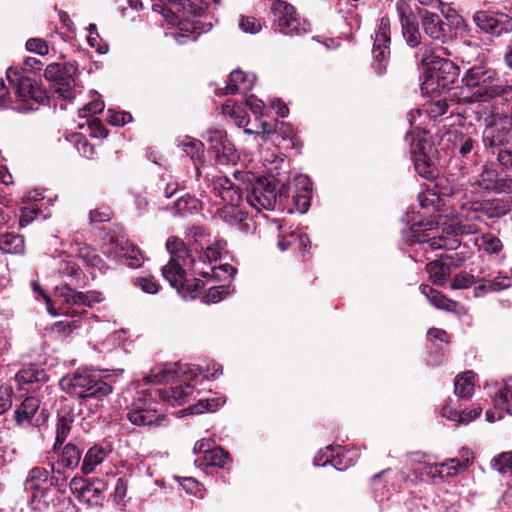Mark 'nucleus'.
Wrapping results in <instances>:
<instances>
[{"mask_svg":"<svg viewBox=\"0 0 512 512\" xmlns=\"http://www.w3.org/2000/svg\"><path fill=\"white\" fill-rule=\"evenodd\" d=\"M152 9L163 15L166 21L178 27L182 32L188 34H178L176 40L180 44L186 43V39L190 38L196 41L200 34L210 31L211 23H204L201 20L192 19L188 0H151Z\"/></svg>","mask_w":512,"mask_h":512,"instance_id":"7ed1b4c3","label":"nucleus"},{"mask_svg":"<svg viewBox=\"0 0 512 512\" xmlns=\"http://www.w3.org/2000/svg\"><path fill=\"white\" fill-rule=\"evenodd\" d=\"M426 271L429 274L430 280L439 286L446 284L450 276V266L441 260H434L426 265Z\"/></svg>","mask_w":512,"mask_h":512,"instance_id":"72a5a7b5","label":"nucleus"},{"mask_svg":"<svg viewBox=\"0 0 512 512\" xmlns=\"http://www.w3.org/2000/svg\"><path fill=\"white\" fill-rule=\"evenodd\" d=\"M124 257L126 265L131 268H138L142 266L144 262V257L141 250L134 244H129L127 246V250L124 254Z\"/></svg>","mask_w":512,"mask_h":512,"instance_id":"13d9d810","label":"nucleus"},{"mask_svg":"<svg viewBox=\"0 0 512 512\" xmlns=\"http://www.w3.org/2000/svg\"><path fill=\"white\" fill-rule=\"evenodd\" d=\"M461 82L468 89H475L472 97L478 102L504 97L512 91V86L503 83L499 72L484 61H478L468 67Z\"/></svg>","mask_w":512,"mask_h":512,"instance_id":"f03ea898","label":"nucleus"},{"mask_svg":"<svg viewBox=\"0 0 512 512\" xmlns=\"http://www.w3.org/2000/svg\"><path fill=\"white\" fill-rule=\"evenodd\" d=\"M512 209L511 201L508 199L485 200L480 204V211L489 218H500L508 214Z\"/></svg>","mask_w":512,"mask_h":512,"instance_id":"c85d7f7f","label":"nucleus"},{"mask_svg":"<svg viewBox=\"0 0 512 512\" xmlns=\"http://www.w3.org/2000/svg\"><path fill=\"white\" fill-rule=\"evenodd\" d=\"M292 202L296 211L304 214L308 211L311 204L312 184L310 179L305 176H299L293 182Z\"/></svg>","mask_w":512,"mask_h":512,"instance_id":"6ab92c4d","label":"nucleus"},{"mask_svg":"<svg viewBox=\"0 0 512 512\" xmlns=\"http://www.w3.org/2000/svg\"><path fill=\"white\" fill-rule=\"evenodd\" d=\"M220 0H188L187 5L191 12V18L201 20L211 5H216Z\"/></svg>","mask_w":512,"mask_h":512,"instance_id":"8fccbe9b","label":"nucleus"},{"mask_svg":"<svg viewBox=\"0 0 512 512\" xmlns=\"http://www.w3.org/2000/svg\"><path fill=\"white\" fill-rule=\"evenodd\" d=\"M56 293L68 305L86 306L87 296L85 292L75 291L69 284L57 286Z\"/></svg>","mask_w":512,"mask_h":512,"instance_id":"58836bf2","label":"nucleus"},{"mask_svg":"<svg viewBox=\"0 0 512 512\" xmlns=\"http://www.w3.org/2000/svg\"><path fill=\"white\" fill-rule=\"evenodd\" d=\"M194 258L188 248L183 252L173 253L169 262L161 269L162 276L169 282L171 286H181V280L187 276L185 266L188 262L194 263Z\"/></svg>","mask_w":512,"mask_h":512,"instance_id":"4468645a","label":"nucleus"},{"mask_svg":"<svg viewBox=\"0 0 512 512\" xmlns=\"http://www.w3.org/2000/svg\"><path fill=\"white\" fill-rule=\"evenodd\" d=\"M227 294V287L224 285L215 286L208 290L203 297V302L206 304L217 303L221 301Z\"/></svg>","mask_w":512,"mask_h":512,"instance_id":"774afa93","label":"nucleus"},{"mask_svg":"<svg viewBox=\"0 0 512 512\" xmlns=\"http://www.w3.org/2000/svg\"><path fill=\"white\" fill-rule=\"evenodd\" d=\"M70 142H72L79 154L87 159H90L95 154V147L89 140L80 133L71 135Z\"/></svg>","mask_w":512,"mask_h":512,"instance_id":"09e8293b","label":"nucleus"},{"mask_svg":"<svg viewBox=\"0 0 512 512\" xmlns=\"http://www.w3.org/2000/svg\"><path fill=\"white\" fill-rule=\"evenodd\" d=\"M198 204L199 201L195 197L189 194H184L176 200L175 210L177 214L185 215L186 213L197 211Z\"/></svg>","mask_w":512,"mask_h":512,"instance_id":"864d4df0","label":"nucleus"},{"mask_svg":"<svg viewBox=\"0 0 512 512\" xmlns=\"http://www.w3.org/2000/svg\"><path fill=\"white\" fill-rule=\"evenodd\" d=\"M422 26L426 35L435 40L444 41L448 38L450 27L437 13L426 9L419 10Z\"/></svg>","mask_w":512,"mask_h":512,"instance_id":"f3484780","label":"nucleus"},{"mask_svg":"<svg viewBox=\"0 0 512 512\" xmlns=\"http://www.w3.org/2000/svg\"><path fill=\"white\" fill-rule=\"evenodd\" d=\"M59 494L57 489L45 486L31 493L28 500L29 507L36 512H49Z\"/></svg>","mask_w":512,"mask_h":512,"instance_id":"5701e85b","label":"nucleus"},{"mask_svg":"<svg viewBox=\"0 0 512 512\" xmlns=\"http://www.w3.org/2000/svg\"><path fill=\"white\" fill-rule=\"evenodd\" d=\"M244 195V185L236 186L232 182L229 184L224 195L223 203L230 205L231 212L234 216H236V207L240 205Z\"/></svg>","mask_w":512,"mask_h":512,"instance_id":"37998d69","label":"nucleus"},{"mask_svg":"<svg viewBox=\"0 0 512 512\" xmlns=\"http://www.w3.org/2000/svg\"><path fill=\"white\" fill-rule=\"evenodd\" d=\"M11 69L7 72V77L10 81V83H15L16 85V94L18 98H20L23 101H27L31 95L32 89L36 83L35 80L26 77V76H20L18 77L17 73H14L15 79L11 76Z\"/></svg>","mask_w":512,"mask_h":512,"instance_id":"4c0bfd02","label":"nucleus"},{"mask_svg":"<svg viewBox=\"0 0 512 512\" xmlns=\"http://www.w3.org/2000/svg\"><path fill=\"white\" fill-rule=\"evenodd\" d=\"M410 153L415 172L426 180L437 178L439 172L434 143L418 134H411Z\"/></svg>","mask_w":512,"mask_h":512,"instance_id":"423d86ee","label":"nucleus"},{"mask_svg":"<svg viewBox=\"0 0 512 512\" xmlns=\"http://www.w3.org/2000/svg\"><path fill=\"white\" fill-rule=\"evenodd\" d=\"M112 452L113 447L109 442L102 441L94 444L84 455L81 471L84 474L92 473Z\"/></svg>","mask_w":512,"mask_h":512,"instance_id":"a211bd4d","label":"nucleus"},{"mask_svg":"<svg viewBox=\"0 0 512 512\" xmlns=\"http://www.w3.org/2000/svg\"><path fill=\"white\" fill-rule=\"evenodd\" d=\"M195 462L201 468L218 467L228 470L232 463V458L229 452L225 451L221 447L215 446L209 454H206V456H200Z\"/></svg>","mask_w":512,"mask_h":512,"instance_id":"393cba45","label":"nucleus"},{"mask_svg":"<svg viewBox=\"0 0 512 512\" xmlns=\"http://www.w3.org/2000/svg\"><path fill=\"white\" fill-rule=\"evenodd\" d=\"M473 372L466 371L454 381V391L459 398L469 399L474 392Z\"/></svg>","mask_w":512,"mask_h":512,"instance_id":"e433bc0d","label":"nucleus"},{"mask_svg":"<svg viewBox=\"0 0 512 512\" xmlns=\"http://www.w3.org/2000/svg\"><path fill=\"white\" fill-rule=\"evenodd\" d=\"M49 480V472L43 467L32 468L25 480V490L29 493L35 492L47 486Z\"/></svg>","mask_w":512,"mask_h":512,"instance_id":"2f4dec72","label":"nucleus"},{"mask_svg":"<svg viewBox=\"0 0 512 512\" xmlns=\"http://www.w3.org/2000/svg\"><path fill=\"white\" fill-rule=\"evenodd\" d=\"M231 181L225 176H215L209 184L210 193L223 203L224 195Z\"/></svg>","mask_w":512,"mask_h":512,"instance_id":"6e6d98bb","label":"nucleus"},{"mask_svg":"<svg viewBox=\"0 0 512 512\" xmlns=\"http://www.w3.org/2000/svg\"><path fill=\"white\" fill-rule=\"evenodd\" d=\"M214 155L216 163L219 165H234L240 160L235 145L229 139L221 146L219 152L214 153Z\"/></svg>","mask_w":512,"mask_h":512,"instance_id":"ea45409f","label":"nucleus"},{"mask_svg":"<svg viewBox=\"0 0 512 512\" xmlns=\"http://www.w3.org/2000/svg\"><path fill=\"white\" fill-rule=\"evenodd\" d=\"M48 375L44 369L39 368L35 364L23 366L16 374V381L24 388V385H38L48 381Z\"/></svg>","mask_w":512,"mask_h":512,"instance_id":"a878e982","label":"nucleus"},{"mask_svg":"<svg viewBox=\"0 0 512 512\" xmlns=\"http://www.w3.org/2000/svg\"><path fill=\"white\" fill-rule=\"evenodd\" d=\"M88 267L97 268L100 272H105L108 266L104 259L97 253L96 249L89 245L79 247L76 253Z\"/></svg>","mask_w":512,"mask_h":512,"instance_id":"7c9ffc66","label":"nucleus"},{"mask_svg":"<svg viewBox=\"0 0 512 512\" xmlns=\"http://www.w3.org/2000/svg\"><path fill=\"white\" fill-rule=\"evenodd\" d=\"M136 287H139L143 292L148 294H156L159 291L160 285L153 276L137 277L133 281Z\"/></svg>","mask_w":512,"mask_h":512,"instance_id":"052dcab7","label":"nucleus"},{"mask_svg":"<svg viewBox=\"0 0 512 512\" xmlns=\"http://www.w3.org/2000/svg\"><path fill=\"white\" fill-rule=\"evenodd\" d=\"M80 327V320H61L54 323L52 331L59 336H68Z\"/></svg>","mask_w":512,"mask_h":512,"instance_id":"680f3d73","label":"nucleus"},{"mask_svg":"<svg viewBox=\"0 0 512 512\" xmlns=\"http://www.w3.org/2000/svg\"><path fill=\"white\" fill-rule=\"evenodd\" d=\"M399 16L402 33L407 44L410 47H417L421 43V34L416 16L412 12L407 14L403 9H399Z\"/></svg>","mask_w":512,"mask_h":512,"instance_id":"b1692460","label":"nucleus"},{"mask_svg":"<svg viewBox=\"0 0 512 512\" xmlns=\"http://www.w3.org/2000/svg\"><path fill=\"white\" fill-rule=\"evenodd\" d=\"M476 245L490 254H497L503 249L502 241L491 233L483 234L476 239Z\"/></svg>","mask_w":512,"mask_h":512,"instance_id":"49530a36","label":"nucleus"},{"mask_svg":"<svg viewBox=\"0 0 512 512\" xmlns=\"http://www.w3.org/2000/svg\"><path fill=\"white\" fill-rule=\"evenodd\" d=\"M40 407V400L34 396L26 397L13 412V420L18 427H27Z\"/></svg>","mask_w":512,"mask_h":512,"instance_id":"412c9836","label":"nucleus"},{"mask_svg":"<svg viewBox=\"0 0 512 512\" xmlns=\"http://www.w3.org/2000/svg\"><path fill=\"white\" fill-rule=\"evenodd\" d=\"M512 285V278L507 276H497L488 284L480 285L477 289L483 291H500Z\"/></svg>","mask_w":512,"mask_h":512,"instance_id":"bf43d9fd","label":"nucleus"},{"mask_svg":"<svg viewBox=\"0 0 512 512\" xmlns=\"http://www.w3.org/2000/svg\"><path fill=\"white\" fill-rule=\"evenodd\" d=\"M472 21L482 34L500 38L512 33V15L500 9H483L476 11Z\"/></svg>","mask_w":512,"mask_h":512,"instance_id":"9d476101","label":"nucleus"},{"mask_svg":"<svg viewBox=\"0 0 512 512\" xmlns=\"http://www.w3.org/2000/svg\"><path fill=\"white\" fill-rule=\"evenodd\" d=\"M234 176L240 185H244L245 199L250 206L255 209H275V177L260 176L251 171H238Z\"/></svg>","mask_w":512,"mask_h":512,"instance_id":"39448f33","label":"nucleus"},{"mask_svg":"<svg viewBox=\"0 0 512 512\" xmlns=\"http://www.w3.org/2000/svg\"><path fill=\"white\" fill-rule=\"evenodd\" d=\"M224 401L219 398L202 399L195 405H191L186 409L188 414H201L204 412H215Z\"/></svg>","mask_w":512,"mask_h":512,"instance_id":"de8ad7c7","label":"nucleus"},{"mask_svg":"<svg viewBox=\"0 0 512 512\" xmlns=\"http://www.w3.org/2000/svg\"><path fill=\"white\" fill-rule=\"evenodd\" d=\"M476 184L480 189L496 193H512V178L507 176L500 177L496 169L483 166Z\"/></svg>","mask_w":512,"mask_h":512,"instance_id":"2eb2a0df","label":"nucleus"},{"mask_svg":"<svg viewBox=\"0 0 512 512\" xmlns=\"http://www.w3.org/2000/svg\"><path fill=\"white\" fill-rule=\"evenodd\" d=\"M453 135L454 146L459 156L463 160L473 161L480 150L477 135L473 136L459 131H455Z\"/></svg>","mask_w":512,"mask_h":512,"instance_id":"aec40b11","label":"nucleus"},{"mask_svg":"<svg viewBox=\"0 0 512 512\" xmlns=\"http://www.w3.org/2000/svg\"><path fill=\"white\" fill-rule=\"evenodd\" d=\"M420 291L423 295H425L428 299V301L437 309L444 310L447 312H453L456 314H459V303L457 301H454L452 299H449L444 295L442 292L434 289L433 287L422 284L420 285Z\"/></svg>","mask_w":512,"mask_h":512,"instance_id":"4be33fe9","label":"nucleus"},{"mask_svg":"<svg viewBox=\"0 0 512 512\" xmlns=\"http://www.w3.org/2000/svg\"><path fill=\"white\" fill-rule=\"evenodd\" d=\"M430 184L428 187L439 196L440 199L444 200V197L454 196L458 192L457 184L450 181L447 177H440L439 175L435 179L429 180Z\"/></svg>","mask_w":512,"mask_h":512,"instance_id":"f704fd0d","label":"nucleus"},{"mask_svg":"<svg viewBox=\"0 0 512 512\" xmlns=\"http://www.w3.org/2000/svg\"><path fill=\"white\" fill-rule=\"evenodd\" d=\"M390 20L383 17L380 20L373 45V68L376 73L382 75L386 72L387 62L390 56Z\"/></svg>","mask_w":512,"mask_h":512,"instance_id":"f8f14e48","label":"nucleus"},{"mask_svg":"<svg viewBox=\"0 0 512 512\" xmlns=\"http://www.w3.org/2000/svg\"><path fill=\"white\" fill-rule=\"evenodd\" d=\"M82 451L74 443H67L62 448V453L59 457L58 463L68 469L76 468L81 460Z\"/></svg>","mask_w":512,"mask_h":512,"instance_id":"c9c22d12","label":"nucleus"},{"mask_svg":"<svg viewBox=\"0 0 512 512\" xmlns=\"http://www.w3.org/2000/svg\"><path fill=\"white\" fill-rule=\"evenodd\" d=\"M464 452H465V454H462V456L464 457L465 455H467L465 460H460L457 458L450 459L449 462L443 463L440 465L441 470H439V473L442 474L444 472L443 469L445 467L447 468V472H446L447 475H456L458 473V471L465 470L469 466L470 461H469V457H468L469 451L465 450Z\"/></svg>","mask_w":512,"mask_h":512,"instance_id":"5fc2aeb1","label":"nucleus"},{"mask_svg":"<svg viewBox=\"0 0 512 512\" xmlns=\"http://www.w3.org/2000/svg\"><path fill=\"white\" fill-rule=\"evenodd\" d=\"M252 88V82L242 70H234L230 73L223 95H235L241 90L248 91Z\"/></svg>","mask_w":512,"mask_h":512,"instance_id":"cd10ccee","label":"nucleus"},{"mask_svg":"<svg viewBox=\"0 0 512 512\" xmlns=\"http://www.w3.org/2000/svg\"><path fill=\"white\" fill-rule=\"evenodd\" d=\"M276 29L289 36H300L311 31V25L301 20L293 5L284 0H274L271 6Z\"/></svg>","mask_w":512,"mask_h":512,"instance_id":"9b49d317","label":"nucleus"},{"mask_svg":"<svg viewBox=\"0 0 512 512\" xmlns=\"http://www.w3.org/2000/svg\"><path fill=\"white\" fill-rule=\"evenodd\" d=\"M421 64L425 68V80L421 89L426 92L451 90L458 81L460 68L452 60L436 55L431 49L425 48Z\"/></svg>","mask_w":512,"mask_h":512,"instance_id":"20e7f679","label":"nucleus"},{"mask_svg":"<svg viewBox=\"0 0 512 512\" xmlns=\"http://www.w3.org/2000/svg\"><path fill=\"white\" fill-rule=\"evenodd\" d=\"M461 245L460 240L458 237H452L448 238L446 236H439L437 237V240H433L431 243V250H437V249H448V250H455Z\"/></svg>","mask_w":512,"mask_h":512,"instance_id":"0e129e2a","label":"nucleus"},{"mask_svg":"<svg viewBox=\"0 0 512 512\" xmlns=\"http://www.w3.org/2000/svg\"><path fill=\"white\" fill-rule=\"evenodd\" d=\"M78 74L76 62L51 63L44 71L45 79L51 83V89L59 98L72 100L75 98V76Z\"/></svg>","mask_w":512,"mask_h":512,"instance_id":"6e6552de","label":"nucleus"},{"mask_svg":"<svg viewBox=\"0 0 512 512\" xmlns=\"http://www.w3.org/2000/svg\"><path fill=\"white\" fill-rule=\"evenodd\" d=\"M75 417L71 412L57 415L54 450L60 449L71 432Z\"/></svg>","mask_w":512,"mask_h":512,"instance_id":"c756f323","label":"nucleus"},{"mask_svg":"<svg viewBox=\"0 0 512 512\" xmlns=\"http://www.w3.org/2000/svg\"><path fill=\"white\" fill-rule=\"evenodd\" d=\"M485 122L482 142L488 152L512 143V114L492 113Z\"/></svg>","mask_w":512,"mask_h":512,"instance_id":"0eeeda50","label":"nucleus"},{"mask_svg":"<svg viewBox=\"0 0 512 512\" xmlns=\"http://www.w3.org/2000/svg\"><path fill=\"white\" fill-rule=\"evenodd\" d=\"M159 405L151 394H139L126 408V418L135 426H158L166 419L159 411Z\"/></svg>","mask_w":512,"mask_h":512,"instance_id":"1a4fd4ad","label":"nucleus"},{"mask_svg":"<svg viewBox=\"0 0 512 512\" xmlns=\"http://www.w3.org/2000/svg\"><path fill=\"white\" fill-rule=\"evenodd\" d=\"M493 401L496 408L502 409L512 415V383H506L495 395Z\"/></svg>","mask_w":512,"mask_h":512,"instance_id":"a18cd8bd","label":"nucleus"},{"mask_svg":"<svg viewBox=\"0 0 512 512\" xmlns=\"http://www.w3.org/2000/svg\"><path fill=\"white\" fill-rule=\"evenodd\" d=\"M57 271L60 276L69 277L71 281L76 284L77 287L83 288L88 283V277L82 271L80 266L74 261H59Z\"/></svg>","mask_w":512,"mask_h":512,"instance_id":"bb28decb","label":"nucleus"},{"mask_svg":"<svg viewBox=\"0 0 512 512\" xmlns=\"http://www.w3.org/2000/svg\"><path fill=\"white\" fill-rule=\"evenodd\" d=\"M292 238L293 248L301 253L302 256H305V254L311 248V241L308 235L304 233L292 232Z\"/></svg>","mask_w":512,"mask_h":512,"instance_id":"e2e57ef3","label":"nucleus"},{"mask_svg":"<svg viewBox=\"0 0 512 512\" xmlns=\"http://www.w3.org/2000/svg\"><path fill=\"white\" fill-rule=\"evenodd\" d=\"M181 145L186 155L193 160L195 167L198 170L197 161L202 162V156L204 153L203 142L198 139L186 137V140L182 141Z\"/></svg>","mask_w":512,"mask_h":512,"instance_id":"79ce46f5","label":"nucleus"},{"mask_svg":"<svg viewBox=\"0 0 512 512\" xmlns=\"http://www.w3.org/2000/svg\"><path fill=\"white\" fill-rule=\"evenodd\" d=\"M494 467L502 474H512V452L502 453L495 458Z\"/></svg>","mask_w":512,"mask_h":512,"instance_id":"69168bd1","label":"nucleus"},{"mask_svg":"<svg viewBox=\"0 0 512 512\" xmlns=\"http://www.w3.org/2000/svg\"><path fill=\"white\" fill-rule=\"evenodd\" d=\"M496 156V160L503 171L512 172V143L490 152Z\"/></svg>","mask_w":512,"mask_h":512,"instance_id":"3c124183","label":"nucleus"},{"mask_svg":"<svg viewBox=\"0 0 512 512\" xmlns=\"http://www.w3.org/2000/svg\"><path fill=\"white\" fill-rule=\"evenodd\" d=\"M204 139L208 143V151L212 153L219 152L221 146L227 141L226 133L223 130L214 129L208 130Z\"/></svg>","mask_w":512,"mask_h":512,"instance_id":"603ef678","label":"nucleus"},{"mask_svg":"<svg viewBox=\"0 0 512 512\" xmlns=\"http://www.w3.org/2000/svg\"><path fill=\"white\" fill-rule=\"evenodd\" d=\"M26 49L29 52H33L41 56L47 55L49 52L48 43L42 38L28 39L26 42Z\"/></svg>","mask_w":512,"mask_h":512,"instance_id":"338daca9","label":"nucleus"},{"mask_svg":"<svg viewBox=\"0 0 512 512\" xmlns=\"http://www.w3.org/2000/svg\"><path fill=\"white\" fill-rule=\"evenodd\" d=\"M114 376L94 370H76L61 378L59 385L62 391L71 397L87 402L102 401L114 391Z\"/></svg>","mask_w":512,"mask_h":512,"instance_id":"f257e3e1","label":"nucleus"},{"mask_svg":"<svg viewBox=\"0 0 512 512\" xmlns=\"http://www.w3.org/2000/svg\"><path fill=\"white\" fill-rule=\"evenodd\" d=\"M72 490L77 492L78 499L87 503L89 506H102L104 501V492L107 490V484L101 479L72 480Z\"/></svg>","mask_w":512,"mask_h":512,"instance_id":"ddd939ff","label":"nucleus"},{"mask_svg":"<svg viewBox=\"0 0 512 512\" xmlns=\"http://www.w3.org/2000/svg\"><path fill=\"white\" fill-rule=\"evenodd\" d=\"M49 512H78V507L70 497L60 493Z\"/></svg>","mask_w":512,"mask_h":512,"instance_id":"4d7b16f0","label":"nucleus"},{"mask_svg":"<svg viewBox=\"0 0 512 512\" xmlns=\"http://www.w3.org/2000/svg\"><path fill=\"white\" fill-rule=\"evenodd\" d=\"M418 201L422 208H431L435 211H441L445 206L444 200L440 199L428 186L418 195Z\"/></svg>","mask_w":512,"mask_h":512,"instance_id":"c03bdc74","label":"nucleus"},{"mask_svg":"<svg viewBox=\"0 0 512 512\" xmlns=\"http://www.w3.org/2000/svg\"><path fill=\"white\" fill-rule=\"evenodd\" d=\"M172 287L175 288L183 298L195 299L203 289L204 282L198 278L187 280V278L185 277L181 280V286L175 285Z\"/></svg>","mask_w":512,"mask_h":512,"instance_id":"a19ab883","label":"nucleus"},{"mask_svg":"<svg viewBox=\"0 0 512 512\" xmlns=\"http://www.w3.org/2000/svg\"><path fill=\"white\" fill-rule=\"evenodd\" d=\"M0 250L9 254H24V237L14 233H5L0 235Z\"/></svg>","mask_w":512,"mask_h":512,"instance_id":"473e14b6","label":"nucleus"},{"mask_svg":"<svg viewBox=\"0 0 512 512\" xmlns=\"http://www.w3.org/2000/svg\"><path fill=\"white\" fill-rule=\"evenodd\" d=\"M435 229L437 223L433 220L414 222L404 234L405 241L409 245L428 243L431 248L433 240H437L433 235Z\"/></svg>","mask_w":512,"mask_h":512,"instance_id":"dca6fc26","label":"nucleus"}]
</instances>
